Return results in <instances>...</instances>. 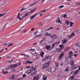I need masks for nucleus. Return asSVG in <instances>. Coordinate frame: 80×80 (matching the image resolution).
<instances>
[{
    "mask_svg": "<svg viewBox=\"0 0 80 80\" xmlns=\"http://www.w3.org/2000/svg\"><path fill=\"white\" fill-rule=\"evenodd\" d=\"M25 9H26L25 8H23L21 9L20 11L21 12H22V11H24V10H25Z\"/></svg>",
    "mask_w": 80,
    "mask_h": 80,
    "instance_id": "32",
    "label": "nucleus"
},
{
    "mask_svg": "<svg viewBox=\"0 0 80 80\" xmlns=\"http://www.w3.org/2000/svg\"><path fill=\"white\" fill-rule=\"evenodd\" d=\"M74 57H77V54H75L74 55Z\"/></svg>",
    "mask_w": 80,
    "mask_h": 80,
    "instance_id": "64",
    "label": "nucleus"
},
{
    "mask_svg": "<svg viewBox=\"0 0 80 80\" xmlns=\"http://www.w3.org/2000/svg\"><path fill=\"white\" fill-rule=\"evenodd\" d=\"M37 69V68L34 67V66H33L32 67V68L30 70H29V71H30V72H32L33 70H35Z\"/></svg>",
    "mask_w": 80,
    "mask_h": 80,
    "instance_id": "9",
    "label": "nucleus"
},
{
    "mask_svg": "<svg viewBox=\"0 0 80 80\" xmlns=\"http://www.w3.org/2000/svg\"><path fill=\"white\" fill-rule=\"evenodd\" d=\"M35 10H36V8H34L32 10H31V13H32V12H33V11H35Z\"/></svg>",
    "mask_w": 80,
    "mask_h": 80,
    "instance_id": "50",
    "label": "nucleus"
},
{
    "mask_svg": "<svg viewBox=\"0 0 80 80\" xmlns=\"http://www.w3.org/2000/svg\"><path fill=\"white\" fill-rule=\"evenodd\" d=\"M73 23L72 22H71L70 23V27L72 26V25H73Z\"/></svg>",
    "mask_w": 80,
    "mask_h": 80,
    "instance_id": "40",
    "label": "nucleus"
},
{
    "mask_svg": "<svg viewBox=\"0 0 80 80\" xmlns=\"http://www.w3.org/2000/svg\"><path fill=\"white\" fill-rule=\"evenodd\" d=\"M77 68H79L78 69V70H80V66H76L74 68V70H75V69H77Z\"/></svg>",
    "mask_w": 80,
    "mask_h": 80,
    "instance_id": "21",
    "label": "nucleus"
},
{
    "mask_svg": "<svg viewBox=\"0 0 80 80\" xmlns=\"http://www.w3.org/2000/svg\"><path fill=\"white\" fill-rule=\"evenodd\" d=\"M38 26H42L43 25V23L42 22H39L38 24Z\"/></svg>",
    "mask_w": 80,
    "mask_h": 80,
    "instance_id": "24",
    "label": "nucleus"
},
{
    "mask_svg": "<svg viewBox=\"0 0 80 80\" xmlns=\"http://www.w3.org/2000/svg\"><path fill=\"white\" fill-rule=\"evenodd\" d=\"M56 65L57 67H58V62H57L56 63Z\"/></svg>",
    "mask_w": 80,
    "mask_h": 80,
    "instance_id": "51",
    "label": "nucleus"
},
{
    "mask_svg": "<svg viewBox=\"0 0 80 80\" xmlns=\"http://www.w3.org/2000/svg\"><path fill=\"white\" fill-rule=\"evenodd\" d=\"M70 77L72 80H73L74 78V76H71Z\"/></svg>",
    "mask_w": 80,
    "mask_h": 80,
    "instance_id": "41",
    "label": "nucleus"
},
{
    "mask_svg": "<svg viewBox=\"0 0 80 80\" xmlns=\"http://www.w3.org/2000/svg\"><path fill=\"white\" fill-rule=\"evenodd\" d=\"M23 27H22V28H21V27H20L19 28H18V30H20V29H21V30H22Z\"/></svg>",
    "mask_w": 80,
    "mask_h": 80,
    "instance_id": "59",
    "label": "nucleus"
},
{
    "mask_svg": "<svg viewBox=\"0 0 80 80\" xmlns=\"http://www.w3.org/2000/svg\"><path fill=\"white\" fill-rule=\"evenodd\" d=\"M50 65V63L49 62L45 63L43 66L42 69H44L45 68H48V66Z\"/></svg>",
    "mask_w": 80,
    "mask_h": 80,
    "instance_id": "2",
    "label": "nucleus"
},
{
    "mask_svg": "<svg viewBox=\"0 0 80 80\" xmlns=\"http://www.w3.org/2000/svg\"><path fill=\"white\" fill-rule=\"evenodd\" d=\"M78 70H77L76 71V72H75V74L76 75L77 73H78Z\"/></svg>",
    "mask_w": 80,
    "mask_h": 80,
    "instance_id": "46",
    "label": "nucleus"
},
{
    "mask_svg": "<svg viewBox=\"0 0 80 80\" xmlns=\"http://www.w3.org/2000/svg\"><path fill=\"white\" fill-rule=\"evenodd\" d=\"M18 66V65L17 64H11L10 65V67H11V68H15L16 67Z\"/></svg>",
    "mask_w": 80,
    "mask_h": 80,
    "instance_id": "7",
    "label": "nucleus"
},
{
    "mask_svg": "<svg viewBox=\"0 0 80 80\" xmlns=\"http://www.w3.org/2000/svg\"><path fill=\"white\" fill-rule=\"evenodd\" d=\"M56 22L58 23H60V18H58L57 20H56Z\"/></svg>",
    "mask_w": 80,
    "mask_h": 80,
    "instance_id": "25",
    "label": "nucleus"
},
{
    "mask_svg": "<svg viewBox=\"0 0 80 80\" xmlns=\"http://www.w3.org/2000/svg\"><path fill=\"white\" fill-rule=\"evenodd\" d=\"M59 47L61 48H64V46L62 44L59 45Z\"/></svg>",
    "mask_w": 80,
    "mask_h": 80,
    "instance_id": "28",
    "label": "nucleus"
},
{
    "mask_svg": "<svg viewBox=\"0 0 80 80\" xmlns=\"http://www.w3.org/2000/svg\"><path fill=\"white\" fill-rule=\"evenodd\" d=\"M50 37H51L52 40H55L57 38V36L56 35H51Z\"/></svg>",
    "mask_w": 80,
    "mask_h": 80,
    "instance_id": "3",
    "label": "nucleus"
},
{
    "mask_svg": "<svg viewBox=\"0 0 80 80\" xmlns=\"http://www.w3.org/2000/svg\"><path fill=\"white\" fill-rule=\"evenodd\" d=\"M63 55H64V54L63 53H61L58 58V60H60L61 59H62V57H63Z\"/></svg>",
    "mask_w": 80,
    "mask_h": 80,
    "instance_id": "5",
    "label": "nucleus"
},
{
    "mask_svg": "<svg viewBox=\"0 0 80 80\" xmlns=\"http://www.w3.org/2000/svg\"><path fill=\"white\" fill-rule=\"evenodd\" d=\"M14 23H15V22L12 21L11 23V25H13Z\"/></svg>",
    "mask_w": 80,
    "mask_h": 80,
    "instance_id": "43",
    "label": "nucleus"
},
{
    "mask_svg": "<svg viewBox=\"0 0 80 80\" xmlns=\"http://www.w3.org/2000/svg\"><path fill=\"white\" fill-rule=\"evenodd\" d=\"M63 6L62 5V6H59V8H63Z\"/></svg>",
    "mask_w": 80,
    "mask_h": 80,
    "instance_id": "44",
    "label": "nucleus"
},
{
    "mask_svg": "<svg viewBox=\"0 0 80 80\" xmlns=\"http://www.w3.org/2000/svg\"><path fill=\"white\" fill-rule=\"evenodd\" d=\"M42 79L43 80H46L47 79V77H46L45 78H42Z\"/></svg>",
    "mask_w": 80,
    "mask_h": 80,
    "instance_id": "35",
    "label": "nucleus"
},
{
    "mask_svg": "<svg viewBox=\"0 0 80 80\" xmlns=\"http://www.w3.org/2000/svg\"><path fill=\"white\" fill-rule=\"evenodd\" d=\"M53 27H50V28H48V29H47L46 31H47V30H51V29H52Z\"/></svg>",
    "mask_w": 80,
    "mask_h": 80,
    "instance_id": "36",
    "label": "nucleus"
},
{
    "mask_svg": "<svg viewBox=\"0 0 80 80\" xmlns=\"http://www.w3.org/2000/svg\"><path fill=\"white\" fill-rule=\"evenodd\" d=\"M44 1V0H39L37 2H39V3H42Z\"/></svg>",
    "mask_w": 80,
    "mask_h": 80,
    "instance_id": "23",
    "label": "nucleus"
},
{
    "mask_svg": "<svg viewBox=\"0 0 80 80\" xmlns=\"http://www.w3.org/2000/svg\"><path fill=\"white\" fill-rule=\"evenodd\" d=\"M25 63L26 64H28V63L29 64H30V63H32V62L31 61H28L26 62Z\"/></svg>",
    "mask_w": 80,
    "mask_h": 80,
    "instance_id": "22",
    "label": "nucleus"
},
{
    "mask_svg": "<svg viewBox=\"0 0 80 80\" xmlns=\"http://www.w3.org/2000/svg\"><path fill=\"white\" fill-rule=\"evenodd\" d=\"M51 35V34H49L48 33H47L45 35V36H50Z\"/></svg>",
    "mask_w": 80,
    "mask_h": 80,
    "instance_id": "27",
    "label": "nucleus"
},
{
    "mask_svg": "<svg viewBox=\"0 0 80 80\" xmlns=\"http://www.w3.org/2000/svg\"><path fill=\"white\" fill-rule=\"evenodd\" d=\"M69 22H70L69 21L67 20V21H66L65 23H67V24L68 25V23H69Z\"/></svg>",
    "mask_w": 80,
    "mask_h": 80,
    "instance_id": "39",
    "label": "nucleus"
},
{
    "mask_svg": "<svg viewBox=\"0 0 80 80\" xmlns=\"http://www.w3.org/2000/svg\"><path fill=\"white\" fill-rule=\"evenodd\" d=\"M26 68L28 69L30 68V67L29 66H28L26 67Z\"/></svg>",
    "mask_w": 80,
    "mask_h": 80,
    "instance_id": "61",
    "label": "nucleus"
},
{
    "mask_svg": "<svg viewBox=\"0 0 80 80\" xmlns=\"http://www.w3.org/2000/svg\"><path fill=\"white\" fill-rule=\"evenodd\" d=\"M37 13H36V14H34V15L31 16L30 17V19L32 20V19H33V18H35L37 16Z\"/></svg>",
    "mask_w": 80,
    "mask_h": 80,
    "instance_id": "13",
    "label": "nucleus"
},
{
    "mask_svg": "<svg viewBox=\"0 0 80 80\" xmlns=\"http://www.w3.org/2000/svg\"><path fill=\"white\" fill-rule=\"evenodd\" d=\"M69 55L71 57H72V55H73V52L72 51H71L69 52Z\"/></svg>",
    "mask_w": 80,
    "mask_h": 80,
    "instance_id": "20",
    "label": "nucleus"
},
{
    "mask_svg": "<svg viewBox=\"0 0 80 80\" xmlns=\"http://www.w3.org/2000/svg\"><path fill=\"white\" fill-rule=\"evenodd\" d=\"M37 3V2H34V3H33V4H30L29 5V7H31V6H32V5H34V4H35V3Z\"/></svg>",
    "mask_w": 80,
    "mask_h": 80,
    "instance_id": "37",
    "label": "nucleus"
},
{
    "mask_svg": "<svg viewBox=\"0 0 80 80\" xmlns=\"http://www.w3.org/2000/svg\"><path fill=\"white\" fill-rule=\"evenodd\" d=\"M44 53H45L43 51L41 52L40 53V55L42 58H43V55H44Z\"/></svg>",
    "mask_w": 80,
    "mask_h": 80,
    "instance_id": "17",
    "label": "nucleus"
},
{
    "mask_svg": "<svg viewBox=\"0 0 80 80\" xmlns=\"http://www.w3.org/2000/svg\"><path fill=\"white\" fill-rule=\"evenodd\" d=\"M8 73V72H6L5 71H4V72H2V73H3V74H6V73Z\"/></svg>",
    "mask_w": 80,
    "mask_h": 80,
    "instance_id": "47",
    "label": "nucleus"
},
{
    "mask_svg": "<svg viewBox=\"0 0 80 80\" xmlns=\"http://www.w3.org/2000/svg\"><path fill=\"white\" fill-rule=\"evenodd\" d=\"M76 47H79L80 46V43H76Z\"/></svg>",
    "mask_w": 80,
    "mask_h": 80,
    "instance_id": "29",
    "label": "nucleus"
},
{
    "mask_svg": "<svg viewBox=\"0 0 80 80\" xmlns=\"http://www.w3.org/2000/svg\"><path fill=\"white\" fill-rule=\"evenodd\" d=\"M39 78H40L39 76L38 75H36L35 77H34L33 80H38Z\"/></svg>",
    "mask_w": 80,
    "mask_h": 80,
    "instance_id": "8",
    "label": "nucleus"
},
{
    "mask_svg": "<svg viewBox=\"0 0 80 80\" xmlns=\"http://www.w3.org/2000/svg\"><path fill=\"white\" fill-rule=\"evenodd\" d=\"M10 68H11V67H10V65L9 66H8L6 68V70H9Z\"/></svg>",
    "mask_w": 80,
    "mask_h": 80,
    "instance_id": "30",
    "label": "nucleus"
},
{
    "mask_svg": "<svg viewBox=\"0 0 80 80\" xmlns=\"http://www.w3.org/2000/svg\"><path fill=\"white\" fill-rule=\"evenodd\" d=\"M37 70H34V72H32L31 74V75H32V76H34V75H35V74H36V73H37Z\"/></svg>",
    "mask_w": 80,
    "mask_h": 80,
    "instance_id": "15",
    "label": "nucleus"
},
{
    "mask_svg": "<svg viewBox=\"0 0 80 80\" xmlns=\"http://www.w3.org/2000/svg\"><path fill=\"white\" fill-rule=\"evenodd\" d=\"M45 48H46L48 50H49L51 48V46L46 45L45 47Z\"/></svg>",
    "mask_w": 80,
    "mask_h": 80,
    "instance_id": "11",
    "label": "nucleus"
},
{
    "mask_svg": "<svg viewBox=\"0 0 80 80\" xmlns=\"http://www.w3.org/2000/svg\"><path fill=\"white\" fill-rule=\"evenodd\" d=\"M26 76H27V75H26V74H24L22 76V77L23 78H24V77H26Z\"/></svg>",
    "mask_w": 80,
    "mask_h": 80,
    "instance_id": "55",
    "label": "nucleus"
},
{
    "mask_svg": "<svg viewBox=\"0 0 80 80\" xmlns=\"http://www.w3.org/2000/svg\"><path fill=\"white\" fill-rule=\"evenodd\" d=\"M38 33V30L36 31L34 33L35 35H36Z\"/></svg>",
    "mask_w": 80,
    "mask_h": 80,
    "instance_id": "34",
    "label": "nucleus"
},
{
    "mask_svg": "<svg viewBox=\"0 0 80 80\" xmlns=\"http://www.w3.org/2000/svg\"><path fill=\"white\" fill-rule=\"evenodd\" d=\"M50 58V56L46 57L42 59V61L44 62V61H45V60H48V59H49V58Z\"/></svg>",
    "mask_w": 80,
    "mask_h": 80,
    "instance_id": "12",
    "label": "nucleus"
},
{
    "mask_svg": "<svg viewBox=\"0 0 80 80\" xmlns=\"http://www.w3.org/2000/svg\"><path fill=\"white\" fill-rule=\"evenodd\" d=\"M64 18H67V16L66 14H64L63 16Z\"/></svg>",
    "mask_w": 80,
    "mask_h": 80,
    "instance_id": "49",
    "label": "nucleus"
},
{
    "mask_svg": "<svg viewBox=\"0 0 80 80\" xmlns=\"http://www.w3.org/2000/svg\"><path fill=\"white\" fill-rule=\"evenodd\" d=\"M30 70H28L27 72H26V73H27V74H29V73H32V72H30V71H29Z\"/></svg>",
    "mask_w": 80,
    "mask_h": 80,
    "instance_id": "31",
    "label": "nucleus"
},
{
    "mask_svg": "<svg viewBox=\"0 0 80 80\" xmlns=\"http://www.w3.org/2000/svg\"><path fill=\"white\" fill-rule=\"evenodd\" d=\"M13 59H11V60L8 61V62H7V63H8V62L9 63H12V62H13Z\"/></svg>",
    "mask_w": 80,
    "mask_h": 80,
    "instance_id": "33",
    "label": "nucleus"
},
{
    "mask_svg": "<svg viewBox=\"0 0 80 80\" xmlns=\"http://www.w3.org/2000/svg\"><path fill=\"white\" fill-rule=\"evenodd\" d=\"M4 15H5V13L0 14V17H3V16H4Z\"/></svg>",
    "mask_w": 80,
    "mask_h": 80,
    "instance_id": "38",
    "label": "nucleus"
},
{
    "mask_svg": "<svg viewBox=\"0 0 80 80\" xmlns=\"http://www.w3.org/2000/svg\"><path fill=\"white\" fill-rule=\"evenodd\" d=\"M55 45H56V43H54V44H53L52 45V48H53V47H55Z\"/></svg>",
    "mask_w": 80,
    "mask_h": 80,
    "instance_id": "48",
    "label": "nucleus"
},
{
    "mask_svg": "<svg viewBox=\"0 0 80 80\" xmlns=\"http://www.w3.org/2000/svg\"><path fill=\"white\" fill-rule=\"evenodd\" d=\"M26 58H30V56L29 55H26Z\"/></svg>",
    "mask_w": 80,
    "mask_h": 80,
    "instance_id": "53",
    "label": "nucleus"
},
{
    "mask_svg": "<svg viewBox=\"0 0 80 80\" xmlns=\"http://www.w3.org/2000/svg\"><path fill=\"white\" fill-rule=\"evenodd\" d=\"M70 65L72 66V67H75V62H74V61H73L72 60L70 62Z\"/></svg>",
    "mask_w": 80,
    "mask_h": 80,
    "instance_id": "4",
    "label": "nucleus"
},
{
    "mask_svg": "<svg viewBox=\"0 0 80 80\" xmlns=\"http://www.w3.org/2000/svg\"><path fill=\"white\" fill-rule=\"evenodd\" d=\"M27 32V30L26 29H23V31L22 32Z\"/></svg>",
    "mask_w": 80,
    "mask_h": 80,
    "instance_id": "54",
    "label": "nucleus"
},
{
    "mask_svg": "<svg viewBox=\"0 0 80 80\" xmlns=\"http://www.w3.org/2000/svg\"><path fill=\"white\" fill-rule=\"evenodd\" d=\"M30 13H31V11L29 12L26 13L24 15H23L22 18H20V16H19V15H20V13H18V14L17 15V18H18L19 19V20H22V19H23L25 17H27Z\"/></svg>",
    "mask_w": 80,
    "mask_h": 80,
    "instance_id": "1",
    "label": "nucleus"
},
{
    "mask_svg": "<svg viewBox=\"0 0 80 80\" xmlns=\"http://www.w3.org/2000/svg\"><path fill=\"white\" fill-rule=\"evenodd\" d=\"M5 27H6V26H4L3 28H2V30H4V29L5 28Z\"/></svg>",
    "mask_w": 80,
    "mask_h": 80,
    "instance_id": "63",
    "label": "nucleus"
},
{
    "mask_svg": "<svg viewBox=\"0 0 80 80\" xmlns=\"http://www.w3.org/2000/svg\"><path fill=\"white\" fill-rule=\"evenodd\" d=\"M65 71V72H68V69H66Z\"/></svg>",
    "mask_w": 80,
    "mask_h": 80,
    "instance_id": "62",
    "label": "nucleus"
},
{
    "mask_svg": "<svg viewBox=\"0 0 80 80\" xmlns=\"http://www.w3.org/2000/svg\"><path fill=\"white\" fill-rule=\"evenodd\" d=\"M4 50V49H2L0 51V53H2Z\"/></svg>",
    "mask_w": 80,
    "mask_h": 80,
    "instance_id": "56",
    "label": "nucleus"
},
{
    "mask_svg": "<svg viewBox=\"0 0 80 80\" xmlns=\"http://www.w3.org/2000/svg\"><path fill=\"white\" fill-rule=\"evenodd\" d=\"M30 51H33V52H34L35 51V49H30Z\"/></svg>",
    "mask_w": 80,
    "mask_h": 80,
    "instance_id": "42",
    "label": "nucleus"
},
{
    "mask_svg": "<svg viewBox=\"0 0 80 80\" xmlns=\"http://www.w3.org/2000/svg\"><path fill=\"white\" fill-rule=\"evenodd\" d=\"M70 73V76H74L75 75V72L73 71L71 72Z\"/></svg>",
    "mask_w": 80,
    "mask_h": 80,
    "instance_id": "14",
    "label": "nucleus"
},
{
    "mask_svg": "<svg viewBox=\"0 0 80 80\" xmlns=\"http://www.w3.org/2000/svg\"><path fill=\"white\" fill-rule=\"evenodd\" d=\"M47 10H48L46 9L43 10L42 11H40V12H46V11H47Z\"/></svg>",
    "mask_w": 80,
    "mask_h": 80,
    "instance_id": "26",
    "label": "nucleus"
},
{
    "mask_svg": "<svg viewBox=\"0 0 80 80\" xmlns=\"http://www.w3.org/2000/svg\"><path fill=\"white\" fill-rule=\"evenodd\" d=\"M46 39V38H42V39L39 42L40 45H42L43 44V41H45Z\"/></svg>",
    "mask_w": 80,
    "mask_h": 80,
    "instance_id": "10",
    "label": "nucleus"
},
{
    "mask_svg": "<svg viewBox=\"0 0 80 80\" xmlns=\"http://www.w3.org/2000/svg\"><path fill=\"white\" fill-rule=\"evenodd\" d=\"M75 36V33H72L70 36L69 37V38L70 39V38H73V37Z\"/></svg>",
    "mask_w": 80,
    "mask_h": 80,
    "instance_id": "16",
    "label": "nucleus"
},
{
    "mask_svg": "<svg viewBox=\"0 0 80 80\" xmlns=\"http://www.w3.org/2000/svg\"><path fill=\"white\" fill-rule=\"evenodd\" d=\"M9 43H10V42H9L8 44H7V43H5L4 44L2 45L3 46H4V45H8V44H9Z\"/></svg>",
    "mask_w": 80,
    "mask_h": 80,
    "instance_id": "58",
    "label": "nucleus"
},
{
    "mask_svg": "<svg viewBox=\"0 0 80 80\" xmlns=\"http://www.w3.org/2000/svg\"><path fill=\"white\" fill-rule=\"evenodd\" d=\"M55 70V68L51 67L49 68L48 71L49 72H51L52 71V72H55V70Z\"/></svg>",
    "mask_w": 80,
    "mask_h": 80,
    "instance_id": "6",
    "label": "nucleus"
},
{
    "mask_svg": "<svg viewBox=\"0 0 80 80\" xmlns=\"http://www.w3.org/2000/svg\"><path fill=\"white\" fill-rule=\"evenodd\" d=\"M61 51V49H58L57 50V51L58 52H60V51Z\"/></svg>",
    "mask_w": 80,
    "mask_h": 80,
    "instance_id": "52",
    "label": "nucleus"
},
{
    "mask_svg": "<svg viewBox=\"0 0 80 80\" xmlns=\"http://www.w3.org/2000/svg\"><path fill=\"white\" fill-rule=\"evenodd\" d=\"M15 69H13L11 70L12 72H15Z\"/></svg>",
    "mask_w": 80,
    "mask_h": 80,
    "instance_id": "45",
    "label": "nucleus"
},
{
    "mask_svg": "<svg viewBox=\"0 0 80 80\" xmlns=\"http://www.w3.org/2000/svg\"><path fill=\"white\" fill-rule=\"evenodd\" d=\"M14 77H15L14 76V74H12V77H10L9 78L10 80L11 79L13 80V79H14Z\"/></svg>",
    "mask_w": 80,
    "mask_h": 80,
    "instance_id": "19",
    "label": "nucleus"
},
{
    "mask_svg": "<svg viewBox=\"0 0 80 80\" xmlns=\"http://www.w3.org/2000/svg\"><path fill=\"white\" fill-rule=\"evenodd\" d=\"M39 15H40V16H42V15H43V14L40 12L39 13Z\"/></svg>",
    "mask_w": 80,
    "mask_h": 80,
    "instance_id": "57",
    "label": "nucleus"
},
{
    "mask_svg": "<svg viewBox=\"0 0 80 80\" xmlns=\"http://www.w3.org/2000/svg\"><path fill=\"white\" fill-rule=\"evenodd\" d=\"M62 42L63 44H65V43H66L67 42V40L64 39L62 40Z\"/></svg>",
    "mask_w": 80,
    "mask_h": 80,
    "instance_id": "18",
    "label": "nucleus"
},
{
    "mask_svg": "<svg viewBox=\"0 0 80 80\" xmlns=\"http://www.w3.org/2000/svg\"><path fill=\"white\" fill-rule=\"evenodd\" d=\"M12 45H13V43H11L9 45H8V47H10V46H12Z\"/></svg>",
    "mask_w": 80,
    "mask_h": 80,
    "instance_id": "60",
    "label": "nucleus"
}]
</instances>
